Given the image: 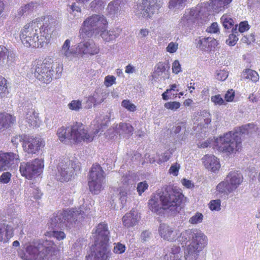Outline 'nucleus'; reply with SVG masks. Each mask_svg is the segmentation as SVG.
<instances>
[{
    "label": "nucleus",
    "instance_id": "nucleus-1",
    "mask_svg": "<svg viewBox=\"0 0 260 260\" xmlns=\"http://www.w3.org/2000/svg\"><path fill=\"white\" fill-rule=\"evenodd\" d=\"M58 25V20L51 16L37 18L21 28L20 40L27 47H42L49 42Z\"/></svg>",
    "mask_w": 260,
    "mask_h": 260
},
{
    "label": "nucleus",
    "instance_id": "nucleus-2",
    "mask_svg": "<svg viewBox=\"0 0 260 260\" xmlns=\"http://www.w3.org/2000/svg\"><path fill=\"white\" fill-rule=\"evenodd\" d=\"M257 126L253 123H248L239 127L236 131L232 133L229 132L223 136L217 138L213 141L208 140L198 144L200 148H206L210 146L211 142L212 146L219 151L224 152L229 154L235 153L242 148V141L241 135L245 134H251L257 130Z\"/></svg>",
    "mask_w": 260,
    "mask_h": 260
},
{
    "label": "nucleus",
    "instance_id": "nucleus-3",
    "mask_svg": "<svg viewBox=\"0 0 260 260\" xmlns=\"http://www.w3.org/2000/svg\"><path fill=\"white\" fill-rule=\"evenodd\" d=\"M25 250L26 253L21 256L24 260H54L58 252L52 241L43 239L29 242Z\"/></svg>",
    "mask_w": 260,
    "mask_h": 260
},
{
    "label": "nucleus",
    "instance_id": "nucleus-4",
    "mask_svg": "<svg viewBox=\"0 0 260 260\" xmlns=\"http://www.w3.org/2000/svg\"><path fill=\"white\" fill-rule=\"evenodd\" d=\"M180 238L182 242L190 240L184 251L185 260H197L200 253L208 244L207 237L197 229L185 230L180 234Z\"/></svg>",
    "mask_w": 260,
    "mask_h": 260
},
{
    "label": "nucleus",
    "instance_id": "nucleus-5",
    "mask_svg": "<svg viewBox=\"0 0 260 260\" xmlns=\"http://www.w3.org/2000/svg\"><path fill=\"white\" fill-rule=\"evenodd\" d=\"M88 213V210L85 209L84 205L78 208L58 211L50 218L49 226L52 229H70L74 226L77 222L81 221Z\"/></svg>",
    "mask_w": 260,
    "mask_h": 260
},
{
    "label": "nucleus",
    "instance_id": "nucleus-6",
    "mask_svg": "<svg viewBox=\"0 0 260 260\" xmlns=\"http://www.w3.org/2000/svg\"><path fill=\"white\" fill-rule=\"evenodd\" d=\"M32 71H34L35 77L42 83L48 84L53 77L59 78L62 71L61 65L54 63L51 58L45 59L43 61H37L33 63Z\"/></svg>",
    "mask_w": 260,
    "mask_h": 260
},
{
    "label": "nucleus",
    "instance_id": "nucleus-7",
    "mask_svg": "<svg viewBox=\"0 0 260 260\" xmlns=\"http://www.w3.org/2000/svg\"><path fill=\"white\" fill-rule=\"evenodd\" d=\"M59 140L64 143L70 141L71 143H87L93 140L94 136L89 133L84 125L81 123H76L71 127L61 126L57 131Z\"/></svg>",
    "mask_w": 260,
    "mask_h": 260
},
{
    "label": "nucleus",
    "instance_id": "nucleus-8",
    "mask_svg": "<svg viewBox=\"0 0 260 260\" xmlns=\"http://www.w3.org/2000/svg\"><path fill=\"white\" fill-rule=\"evenodd\" d=\"M243 181L242 174L238 171L229 172L225 179L219 183L215 193L219 197H226L235 191Z\"/></svg>",
    "mask_w": 260,
    "mask_h": 260
},
{
    "label": "nucleus",
    "instance_id": "nucleus-9",
    "mask_svg": "<svg viewBox=\"0 0 260 260\" xmlns=\"http://www.w3.org/2000/svg\"><path fill=\"white\" fill-rule=\"evenodd\" d=\"M162 200L164 209L172 212H178L183 195L178 189L168 187L159 191Z\"/></svg>",
    "mask_w": 260,
    "mask_h": 260
},
{
    "label": "nucleus",
    "instance_id": "nucleus-10",
    "mask_svg": "<svg viewBox=\"0 0 260 260\" xmlns=\"http://www.w3.org/2000/svg\"><path fill=\"white\" fill-rule=\"evenodd\" d=\"M200 11L198 9H191L185 11L179 21V27L186 34H188L197 26L202 25L200 21Z\"/></svg>",
    "mask_w": 260,
    "mask_h": 260
},
{
    "label": "nucleus",
    "instance_id": "nucleus-11",
    "mask_svg": "<svg viewBox=\"0 0 260 260\" xmlns=\"http://www.w3.org/2000/svg\"><path fill=\"white\" fill-rule=\"evenodd\" d=\"M104 173L100 165H92L88 179L89 190L92 193L98 194L103 189L105 179Z\"/></svg>",
    "mask_w": 260,
    "mask_h": 260
},
{
    "label": "nucleus",
    "instance_id": "nucleus-12",
    "mask_svg": "<svg viewBox=\"0 0 260 260\" xmlns=\"http://www.w3.org/2000/svg\"><path fill=\"white\" fill-rule=\"evenodd\" d=\"M163 4L162 0H142L135 10V13L139 17L150 18L158 14Z\"/></svg>",
    "mask_w": 260,
    "mask_h": 260
},
{
    "label": "nucleus",
    "instance_id": "nucleus-13",
    "mask_svg": "<svg viewBox=\"0 0 260 260\" xmlns=\"http://www.w3.org/2000/svg\"><path fill=\"white\" fill-rule=\"evenodd\" d=\"M80 170L79 165L66 158L59 160L57 166L56 179L60 182H68L72 177L75 171Z\"/></svg>",
    "mask_w": 260,
    "mask_h": 260
},
{
    "label": "nucleus",
    "instance_id": "nucleus-14",
    "mask_svg": "<svg viewBox=\"0 0 260 260\" xmlns=\"http://www.w3.org/2000/svg\"><path fill=\"white\" fill-rule=\"evenodd\" d=\"M108 24L107 19L103 15L94 14L87 18L83 22L81 29L80 36L86 34L89 30L100 31Z\"/></svg>",
    "mask_w": 260,
    "mask_h": 260
},
{
    "label": "nucleus",
    "instance_id": "nucleus-15",
    "mask_svg": "<svg viewBox=\"0 0 260 260\" xmlns=\"http://www.w3.org/2000/svg\"><path fill=\"white\" fill-rule=\"evenodd\" d=\"M43 168V161L36 158L31 161L21 162L20 172L23 176L31 179L34 176L39 175L42 172Z\"/></svg>",
    "mask_w": 260,
    "mask_h": 260
},
{
    "label": "nucleus",
    "instance_id": "nucleus-16",
    "mask_svg": "<svg viewBox=\"0 0 260 260\" xmlns=\"http://www.w3.org/2000/svg\"><path fill=\"white\" fill-rule=\"evenodd\" d=\"M91 250V255L86 256L87 260H108L111 254L108 243L94 242Z\"/></svg>",
    "mask_w": 260,
    "mask_h": 260
},
{
    "label": "nucleus",
    "instance_id": "nucleus-17",
    "mask_svg": "<svg viewBox=\"0 0 260 260\" xmlns=\"http://www.w3.org/2000/svg\"><path fill=\"white\" fill-rule=\"evenodd\" d=\"M45 146V141L41 138L26 137L23 143L24 151L28 154H36Z\"/></svg>",
    "mask_w": 260,
    "mask_h": 260
},
{
    "label": "nucleus",
    "instance_id": "nucleus-18",
    "mask_svg": "<svg viewBox=\"0 0 260 260\" xmlns=\"http://www.w3.org/2000/svg\"><path fill=\"white\" fill-rule=\"evenodd\" d=\"M19 162V156L17 153H3L0 151V171L6 170L10 166L15 167Z\"/></svg>",
    "mask_w": 260,
    "mask_h": 260
},
{
    "label": "nucleus",
    "instance_id": "nucleus-19",
    "mask_svg": "<svg viewBox=\"0 0 260 260\" xmlns=\"http://www.w3.org/2000/svg\"><path fill=\"white\" fill-rule=\"evenodd\" d=\"M24 115L25 122L29 126L39 127L41 123L39 117V113L36 111L31 104H28L24 110Z\"/></svg>",
    "mask_w": 260,
    "mask_h": 260
},
{
    "label": "nucleus",
    "instance_id": "nucleus-20",
    "mask_svg": "<svg viewBox=\"0 0 260 260\" xmlns=\"http://www.w3.org/2000/svg\"><path fill=\"white\" fill-rule=\"evenodd\" d=\"M77 55L98 54V47L91 40L83 41L79 43L76 47Z\"/></svg>",
    "mask_w": 260,
    "mask_h": 260
},
{
    "label": "nucleus",
    "instance_id": "nucleus-21",
    "mask_svg": "<svg viewBox=\"0 0 260 260\" xmlns=\"http://www.w3.org/2000/svg\"><path fill=\"white\" fill-rule=\"evenodd\" d=\"M169 69L170 66L168 62H159L156 65L155 70L152 75V80L155 81H159L169 78Z\"/></svg>",
    "mask_w": 260,
    "mask_h": 260
},
{
    "label": "nucleus",
    "instance_id": "nucleus-22",
    "mask_svg": "<svg viewBox=\"0 0 260 260\" xmlns=\"http://www.w3.org/2000/svg\"><path fill=\"white\" fill-rule=\"evenodd\" d=\"M93 237L97 242L108 243L109 240L110 232L107 223L102 222L96 227Z\"/></svg>",
    "mask_w": 260,
    "mask_h": 260
},
{
    "label": "nucleus",
    "instance_id": "nucleus-23",
    "mask_svg": "<svg viewBox=\"0 0 260 260\" xmlns=\"http://www.w3.org/2000/svg\"><path fill=\"white\" fill-rule=\"evenodd\" d=\"M129 175H125L122 177V182L123 184V186L119 188V196L120 200L123 207L127 201V199L129 198L130 193H129V186L133 185V180H132Z\"/></svg>",
    "mask_w": 260,
    "mask_h": 260
},
{
    "label": "nucleus",
    "instance_id": "nucleus-24",
    "mask_svg": "<svg viewBox=\"0 0 260 260\" xmlns=\"http://www.w3.org/2000/svg\"><path fill=\"white\" fill-rule=\"evenodd\" d=\"M122 29L119 27H115L109 30H106L105 27L98 31L103 41L106 43H111L116 40L121 34Z\"/></svg>",
    "mask_w": 260,
    "mask_h": 260
},
{
    "label": "nucleus",
    "instance_id": "nucleus-25",
    "mask_svg": "<svg viewBox=\"0 0 260 260\" xmlns=\"http://www.w3.org/2000/svg\"><path fill=\"white\" fill-rule=\"evenodd\" d=\"M195 42L197 48L206 51L215 48L218 45V42L211 37H200L196 39Z\"/></svg>",
    "mask_w": 260,
    "mask_h": 260
},
{
    "label": "nucleus",
    "instance_id": "nucleus-26",
    "mask_svg": "<svg viewBox=\"0 0 260 260\" xmlns=\"http://www.w3.org/2000/svg\"><path fill=\"white\" fill-rule=\"evenodd\" d=\"M16 60V55L13 51L3 46H0V64L10 66Z\"/></svg>",
    "mask_w": 260,
    "mask_h": 260
},
{
    "label": "nucleus",
    "instance_id": "nucleus-27",
    "mask_svg": "<svg viewBox=\"0 0 260 260\" xmlns=\"http://www.w3.org/2000/svg\"><path fill=\"white\" fill-rule=\"evenodd\" d=\"M159 234L164 239L168 241H174L178 237L179 233L166 224H160L159 228Z\"/></svg>",
    "mask_w": 260,
    "mask_h": 260
},
{
    "label": "nucleus",
    "instance_id": "nucleus-28",
    "mask_svg": "<svg viewBox=\"0 0 260 260\" xmlns=\"http://www.w3.org/2000/svg\"><path fill=\"white\" fill-rule=\"evenodd\" d=\"M107 11L108 15L113 18L122 14L124 9L121 0H113L110 2L107 6Z\"/></svg>",
    "mask_w": 260,
    "mask_h": 260
},
{
    "label": "nucleus",
    "instance_id": "nucleus-29",
    "mask_svg": "<svg viewBox=\"0 0 260 260\" xmlns=\"http://www.w3.org/2000/svg\"><path fill=\"white\" fill-rule=\"evenodd\" d=\"M140 218V216L137 211L131 210L123 217V224L126 228L134 226L138 223Z\"/></svg>",
    "mask_w": 260,
    "mask_h": 260
},
{
    "label": "nucleus",
    "instance_id": "nucleus-30",
    "mask_svg": "<svg viewBox=\"0 0 260 260\" xmlns=\"http://www.w3.org/2000/svg\"><path fill=\"white\" fill-rule=\"evenodd\" d=\"M158 191L156 194L153 195L149 201V209L153 212L159 213L161 210L164 209V206Z\"/></svg>",
    "mask_w": 260,
    "mask_h": 260
},
{
    "label": "nucleus",
    "instance_id": "nucleus-31",
    "mask_svg": "<svg viewBox=\"0 0 260 260\" xmlns=\"http://www.w3.org/2000/svg\"><path fill=\"white\" fill-rule=\"evenodd\" d=\"M203 159L206 168L212 172H216L220 167L218 159L214 155H206Z\"/></svg>",
    "mask_w": 260,
    "mask_h": 260
},
{
    "label": "nucleus",
    "instance_id": "nucleus-32",
    "mask_svg": "<svg viewBox=\"0 0 260 260\" xmlns=\"http://www.w3.org/2000/svg\"><path fill=\"white\" fill-rule=\"evenodd\" d=\"M164 259L182 260V253L180 246L173 245L169 247L164 256Z\"/></svg>",
    "mask_w": 260,
    "mask_h": 260
},
{
    "label": "nucleus",
    "instance_id": "nucleus-33",
    "mask_svg": "<svg viewBox=\"0 0 260 260\" xmlns=\"http://www.w3.org/2000/svg\"><path fill=\"white\" fill-rule=\"evenodd\" d=\"M13 235L14 230L11 225L0 224V242H8Z\"/></svg>",
    "mask_w": 260,
    "mask_h": 260
},
{
    "label": "nucleus",
    "instance_id": "nucleus-34",
    "mask_svg": "<svg viewBox=\"0 0 260 260\" xmlns=\"http://www.w3.org/2000/svg\"><path fill=\"white\" fill-rule=\"evenodd\" d=\"M71 40L67 39L63 43L59 54L61 56L68 58L71 59L77 55L76 47L75 48L71 47Z\"/></svg>",
    "mask_w": 260,
    "mask_h": 260
},
{
    "label": "nucleus",
    "instance_id": "nucleus-35",
    "mask_svg": "<svg viewBox=\"0 0 260 260\" xmlns=\"http://www.w3.org/2000/svg\"><path fill=\"white\" fill-rule=\"evenodd\" d=\"M15 121V118L6 113H0V133L9 128Z\"/></svg>",
    "mask_w": 260,
    "mask_h": 260
},
{
    "label": "nucleus",
    "instance_id": "nucleus-36",
    "mask_svg": "<svg viewBox=\"0 0 260 260\" xmlns=\"http://www.w3.org/2000/svg\"><path fill=\"white\" fill-rule=\"evenodd\" d=\"M105 95L106 94L103 95V94L98 95L96 93L86 97L83 103L84 108L89 109L92 108V105L95 106L102 103L105 99Z\"/></svg>",
    "mask_w": 260,
    "mask_h": 260
},
{
    "label": "nucleus",
    "instance_id": "nucleus-37",
    "mask_svg": "<svg viewBox=\"0 0 260 260\" xmlns=\"http://www.w3.org/2000/svg\"><path fill=\"white\" fill-rule=\"evenodd\" d=\"M115 128L116 133L119 135H131L134 131L133 127L127 123H120L116 125Z\"/></svg>",
    "mask_w": 260,
    "mask_h": 260
},
{
    "label": "nucleus",
    "instance_id": "nucleus-38",
    "mask_svg": "<svg viewBox=\"0 0 260 260\" xmlns=\"http://www.w3.org/2000/svg\"><path fill=\"white\" fill-rule=\"evenodd\" d=\"M242 78L251 80L253 82L258 81L259 79L258 73L256 71L249 69H246L243 71Z\"/></svg>",
    "mask_w": 260,
    "mask_h": 260
},
{
    "label": "nucleus",
    "instance_id": "nucleus-39",
    "mask_svg": "<svg viewBox=\"0 0 260 260\" xmlns=\"http://www.w3.org/2000/svg\"><path fill=\"white\" fill-rule=\"evenodd\" d=\"M211 119L210 114L206 111H203L200 112L198 118V121L199 122V124H200L203 127H206L210 123Z\"/></svg>",
    "mask_w": 260,
    "mask_h": 260
},
{
    "label": "nucleus",
    "instance_id": "nucleus-40",
    "mask_svg": "<svg viewBox=\"0 0 260 260\" xmlns=\"http://www.w3.org/2000/svg\"><path fill=\"white\" fill-rule=\"evenodd\" d=\"M37 7V4L34 2H30L25 5V6L21 7L18 11V15L22 16L25 14H29L32 12L34 9H36Z\"/></svg>",
    "mask_w": 260,
    "mask_h": 260
},
{
    "label": "nucleus",
    "instance_id": "nucleus-41",
    "mask_svg": "<svg viewBox=\"0 0 260 260\" xmlns=\"http://www.w3.org/2000/svg\"><path fill=\"white\" fill-rule=\"evenodd\" d=\"M237 27L238 25L236 24L235 25V27L232 28V34L229 35V38L226 41V43L230 46H234L238 40V38L236 35L238 33Z\"/></svg>",
    "mask_w": 260,
    "mask_h": 260
},
{
    "label": "nucleus",
    "instance_id": "nucleus-42",
    "mask_svg": "<svg viewBox=\"0 0 260 260\" xmlns=\"http://www.w3.org/2000/svg\"><path fill=\"white\" fill-rule=\"evenodd\" d=\"M232 1V0H214L213 2L215 9L218 11H220L224 9Z\"/></svg>",
    "mask_w": 260,
    "mask_h": 260
},
{
    "label": "nucleus",
    "instance_id": "nucleus-43",
    "mask_svg": "<svg viewBox=\"0 0 260 260\" xmlns=\"http://www.w3.org/2000/svg\"><path fill=\"white\" fill-rule=\"evenodd\" d=\"M220 20L222 23L223 26L226 29H230L234 26V20L229 15L226 14L223 15L221 17Z\"/></svg>",
    "mask_w": 260,
    "mask_h": 260
},
{
    "label": "nucleus",
    "instance_id": "nucleus-44",
    "mask_svg": "<svg viewBox=\"0 0 260 260\" xmlns=\"http://www.w3.org/2000/svg\"><path fill=\"white\" fill-rule=\"evenodd\" d=\"M69 108L73 111H79L82 108V101L77 100H73L68 104Z\"/></svg>",
    "mask_w": 260,
    "mask_h": 260
},
{
    "label": "nucleus",
    "instance_id": "nucleus-45",
    "mask_svg": "<svg viewBox=\"0 0 260 260\" xmlns=\"http://www.w3.org/2000/svg\"><path fill=\"white\" fill-rule=\"evenodd\" d=\"M90 8L95 11H100L103 9L105 6L102 0H93L90 4Z\"/></svg>",
    "mask_w": 260,
    "mask_h": 260
},
{
    "label": "nucleus",
    "instance_id": "nucleus-46",
    "mask_svg": "<svg viewBox=\"0 0 260 260\" xmlns=\"http://www.w3.org/2000/svg\"><path fill=\"white\" fill-rule=\"evenodd\" d=\"M203 220V214L200 212H196L193 216L189 218V222L192 224H196L201 223Z\"/></svg>",
    "mask_w": 260,
    "mask_h": 260
},
{
    "label": "nucleus",
    "instance_id": "nucleus-47",
    "mask_svg": "<svg viewBox=\"0 0 260 260\" xmlns=\"http://www.w3.org/2000/svg\"><path fill=\"white\" fill-rule=\"evenodd\" d=\"M209 207L212 211H219L221 209V201L219 199L211 200L209 204Z\"/></svg>",
    "mask_w": 260,
    "mask_h": 260
},
{
    "label": "nucleus",
    "instance_id": "nucleus-48",
    "mask_svg": "<svg viewBox=\"0 0 260 260\" xmlns=\"http://www.w3.org/2000/svg\"><path fill=\"white\" fill-rule=\"evenodd\" d=\"M48 235L50 237H52L58 240H63L66 238V234L62 231H58L54 230L53 231H50L48 233Z\"/></svg>",
    "mask_w": 260,
    "mask_h": 260
},
{
    "label": "nucleus",
    "instance_id": "nucleus-49",
    "mask_svg": "<svg viewBox=\"0 0 260 260\" xmlns=\"http://www.w3.org/2000/svg\"><path fill=\"white\" fill-rule=\"evenodd\" d=\"M121 106L130 112H134L137 109L136 106L127 100H123Z\"/></svg>",
    "mask_w": 260,
    "mask_h": 260
},
{
    "label": "nucleus",
    "instance_id": "nucleus-50",
    "mask_svg": "<svg viewBox=\"0 0 260 260\" xmlns=\"http://www.w3.org/2000/svg\"><path fill=\"white\" fill-rule=\"evenodd\" d=\"M180 105L179 102L174 101L166 103L164 107L167 109L175 111L180 108Z\"/></svg>",
    "mask_w": 260,
    "mask_h": 260
},
{
    "label": "nucleus",
    "instance_id": "nucleus-51",
    "mask_svg": "<svg viewBox=\"0 0 260 260\" xmlns=\"http://www.w3.org/2000/svg\"><path fill=\"white\" fill-rule=\"evenodd\" d=\"M6 82V80L2 76H0V97L4 96L7 90Z\"/></svg>",
    "mask_w": 260,
    "mask_h": 260
},
{
    "label": "nucleus",
    "instance_id": "nucleus-52",
    "mask_svg": "<svg viewBox=\"0 0 260 260\" xmlns=\"http://www.w3.org/2000/svg\"><path fill=\"white\" fill-rule=\"evenodd\" d=\"M110 118H111V113H108V114H107L104 116V120H105V122H103L101 124V127L100 128H98V129L96 128V129H95L91 134H92L94 137L96 134H98L101 131V129L103 128V126H106V125L107 124V123L109 121H110Z\"/></svg>",
    "mask_w": 260,
    "mask_h": 260
},
{
    "label": "nucleus",
    "instance_id": "nucleus-53",
    "mask_svg": "<svg viewBox=\"0 0 260 260\" xmlns=\"http://www.w3.org/2000/svg\"><path fill=\"white\" fill-rule=\"evenodd\" d=\"M12 177V174L9 172H4L0 176V182L3 184H7L11 180Z\"/></svg>",
    "mask_w": 260,
    "mask_h": 260
},
{
    "label": "nucleus",
    "instance_id": "nucleus-54",
    "mask_svg": "<svg viewBox=\"0 0 260 260\" xmlns=\"http://www.w3.org/2000/svg\"><path fill=\"white\" fill-rule=\"evenodd\" d=\"M180 169V164L177 162L173 164L169 169V172L170 174L174 176H177L178 175L179 171Z\"/></svg>",
    "mask_w": 260,
    "mask_h": 260
},
{
    "label": "nucleus",
    "instance_id": "nucleus-55",
    "mask_svg": "<svg viewBox=\"0 0 260 260\" xmlns=\"http://www.w3.org/2000/svg\"><path fill=\"white\" fill-rule=\"evenodd\" d=\"M115 246L113 248V252L116 254L123 253L125 250V246L124 244L120 243L114 244Z\"/></svg>",
    "mask_w": 260,
    "mask_h": 260
},
{
    "label": "nucleus",
    "instance_id": "nucleus-56",
    "mask_svg": "<svg viewBox=\"0 0 260 260\" xmlns=\"http://www.w3.org/2000/svg\"><path fill=\"white\" fill-rule=\"evenodd\" d=\"M148 187V185L146 181H143L139 182L137 187V191L139 193V195H141L143 192H144Z\"/></svg>",
    "mask_w": 260,
    "mask_h": 260
},
{
    "label": "nucleus",
    "instance_id": "nucleus-57",
    "mask_svg": "<svg viewBox=\"0 0 260 260\" xmlns=\"http://www.w3.org/2000/svg\"><path fill=\"white\" fill-rule=\"evenodd\" d=\"M186 0H170L169 2V7L170 9H172L175 7L180 8V6H182V4Z\"/></svg>",
    "mask_w": 260,
    "mask_h": 260
},
{
    "label": "nucleus",
    "instance_id": "nucleus-58",
    "mask_svg": "<svg viewBox=\"0 0 260 260\" xmlns=\"http://www.w3.org/2000/svg\"><path fill=\"white\" fill-rule=\"evenodd\" d=\"M228 77V72L224 70H220L217 72L216 78L220 81H224Z\"/></svg>",
    "mask_w": 260,
    "mask_h": 260
},
{
    "label": "nucleus",
    "instance_id": "nucleus-59",
    "mask_svg": "<svg viewBox=\"0 0 260 260\" xmlns=\"http://www.w3.org/2000/svg\"><path fill=\"white\" fill-rule=\"evenodd\" d=\"M178 48V44L177 43L171 42L166 48L167 51L170 53H175Z\"/></svg>",
    "mask_w": 260,
    "mask_h": 260
},
{
    "label": "nucleus",
    "instance_id": "nucleus-60",
    "mask_svg": "<svg viewBox=\"0 0 260 260\" xmlns=\"http://www.w3.org/2000/svg\"><path fill=\"white\" fill-rule=\"evenodd\" d=\"M26 137L23 135H16L12 138L11 142L15 146H17L22 141L23 142Z\"/></svg>",
    "mask_w": 260,
    "mask_h": 260
},
{
    "label": "nucleus",
    "instance_id": "nucleus-61",
    "mask_svg": "<svg viewBox=\"0 0 260 260\" xmlns=\"http://www.w3.org/2000/svg\"><path fill=\"white\" fill-rule=\"evenodd\" d=\"M115 80L114 76L108 75L105 78L104 84L106 87L111 86L115 83Z\"/></svg>",
    "mask_w": 260,
    "mask_h": 260
},
{
    "label": "nucleus",
    "instance_id": "nucleus-62",
    "mask_svg": "<svg viewBox=\"0 0 260 260\" xmlns=\"http://www.w3.org/2000/svg\"><path fill=\"white\" fill-rule=\"evenodd\" d=\"M206 31L209 33L214 34L218 32L219 31V28L218 27L217 23H212L209 27H207L206 29Z\"/></svg>",
    "mask_w": 260,
    "mask_h": 260
},
{
    "label": "nucleus",
    "instance_id": "nucleus-63",
    "mask_svg": "<svg viewBox=\"0 0 260 260\" xmlns=\"http://www.w3.org/2000/svg\"><path fill=\"white\" fill-rule=\"evenodd\" d=\"M211 101L215 105H221L224 103V101L220 94L211 96Z\"/></svg>",
    "mask_w": 260,
    "mask_h": 260
},
{
    "label": "nucleus",
    "instance_id": "nucleus-64",
    "mask_svg": "<svg viewBox=\"0 0 260 260\" xmlns=\"http://www.w3.org/2000/svg\"><path fill=\"white\" fill-rule=\"evenodd\" d=\"M172 153L170 151H165L161 155V157L159 158V163L167 161L171 157Z\"/></svg>",
    "mask_w": 260,
    "mask_h": 260
}]
</instances>
